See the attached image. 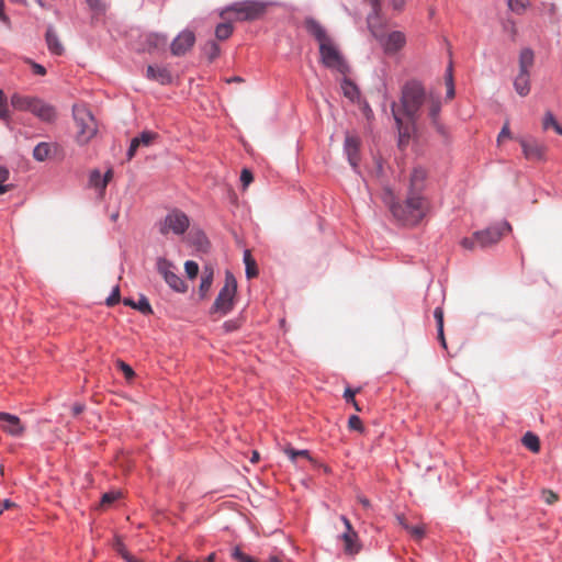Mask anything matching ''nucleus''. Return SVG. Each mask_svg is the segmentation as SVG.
Segmentation results:
<instances>
[{"instance_id":"60","label":"nucleus","mask_w":562,"mask_h":562,"mask_svg":"<svg viewBox=\"0 0 562 562\" xmlns=\"http://www.w3.org/2000/svg\"><path fill=\"white\" fill-rule=\"evenodd\" d=\"M71 409H72V414H74L75 416H78L79 414H81V413L83 412L85 406H83L82 404L77 403V404H75V405L72 406V408H71Z\"/></svg>"},{"instance_id":"36","label":"nucleus","mask_w":562,"mask_h":562,"mask_svg":"<svg viewBox=\"0 0 562 562\" xmlns=\"http://www.w3.org/2000/svg\"><path fill=\"white\" fill-rule=\"evenodd\" d=\"M415 540H422L425 537V525L409 526L406 530Z\"/></svg>"},{"instance_id":"56","label":"nucleus","mask_w":562,"mask_h":562,"mask_svg":"<svg viewBox=\"0 0 562 562\" xmlns=\"http://www.w3.org/2000/svg\"><path fill=\"white\" fill-rule=\"evenodd\" d=\"M112 170L109 169L104 176L102 177V181H101V191L103 192L108 186V183L110 182V180L112 179Z\"/></svg>"},{"instance_id":"51","label":"nucleus","mask_w":562,"mask_h":562,"mask_svg":"<svg viewBox=\"0 0 562 562\" xmlns=\"http://www.w3.org/2000/svg\"><path fill=\"white\" fill-rule=\"evenodd\" d=\"M101 181H102V176H101L100 171L93 170L90 175V183L93 187L101 189Z\"/></svg>"},{"instance_id":"18","label":"nucleus","mask_w":562,"mask_h":562,"mask_svg":"<svg viewBox=\"0 0 562 562\" xmlns=\"http://www.w3.org/2000/svg\"><path fill=\"white\" fill-rule=\"evenodd\" d=\"M426 180V171L423 168H414L409 178V193L408 195H422L420 192L424 188Z\"/></svg>"},{"instance_id":"9","label":"nucleus","mask_w":562,"mask_h":562,"mask_svg":"<svg viewBox=\"0 0 562 562\" xmlns=\"http://www.w3.org/2000/svg\"><path fill=\"white\" fill-rule=\"evenodd\" d=\"M195 41L196 37L193 31L188 29L181 31L170 44L171 55L176 57L184 56L193 48Z\"/></svg>"},{"instance_id":"27","label":"nucleus","mask_w":562,"mask_h":562,"mask_svg":"<svg viewBox=\"0 0 562 562\" xmlns=\"http://www.w3.org/2000/svg\"><path fill=\"white\" fill-rule=\"evenodd\" d=\"M202 50H203V54L209 59V61L215 60L220 56V54H221V48H220L218 44L215 41L206 42L204 44Z\"/></svg>"},{"instance_id":"15","label":"nucleus","mask_w":562,"mask_h":562,"mask_svg":"<svg viewBox=\"0 0 562 562\" xmlns=\"http://www.w3.org/2000/svg\"><path fill=\"white\" fill-rule=\"evenodd\" d=\"M31 113L44 122H53L56 119V110L53 105L36 99Z\"/></svg>"},{"instance_id":"43","label":"nucleus","mask_w":562,"mask_h":562,"mask_svg":"<svg viewBox=\"0 0 562 562\" xmlns=\"http://www.w3.org/2000/svg\"><path fill=\"white\" fill-rule=\"evenodd\" d=\"M558 124L554 115L551 112H546L542 126L544 130H548L549 127H554Z\"/></svg>"},{"instance_id":"2","label":"nucleus","mask_w":562,"mask_h":562,"mask_svg":"<svg viewBox=\"0 0 562 562\" xmlns=\"http://www.w3.org/2000/svg\"><path fill=\"white\" fill-rule=\"evenodd\" d=\"M265 13V2H234L221 11L220 16L223 19V22L216 25L215 36L220 41H225L233 34V22L254 21L261 18Z\"/></svg>"},{"instance_id":"17","label":"nucleus","mask_w":562,"mask_h":562,"mask_svg":"<svg viewBox=\"0 0 562 562\" xmlns=\"http://www.w3.org/2000/svg\"><path fill=\"white\" fill-rule=\"evenodd\" d=\"M146 77L149 80L159 82L160 85H169L172 81L171 72L166 67L149 65L146 70Z\"/></svg>"},{"instance_id":"54","label":"nucleus","mask_w":562,"mask_h":562,"mask_svg":"<svg viewBox=\"0 0 562 562\" xmlns=\"http://www.w3.org/2000/svg\"><path fill=\"white\" fill-rule=\"evenodd\" d=\"M223 328L226 333H231L237 330L239 328V324L236 321H227L224 323Z\"/></svg>"},{"instance_id":"33","label":"nucleus","mask_w":562,"mask_h":562,"mask_svg":"<svg viewBox=\"0 0 562 562\" xmlns=\"http://www.w3.org/2000/svg\"><path fill=\"white\" fill-rule=\"evenodd\" d=\"M284 452L290 458V460L293 462H295L296 458H299V457L304 458L311 462L313 461V458L310 456L308 450H295L292 447H286L284 449Z\"/></svg>"},{"instance_id":"44","label":"nucleus","mask_w":562,"mask_h":562,"mask_svg":"<svg viewBox=\"0 0 562 562\" xmlns=\"http://www.w3.org/2000/svg\"><path fill=\"white\" fill-rule=\"evenodd\" d=\"M507 7L510 11L521 14L527 9L526 2H507Z\"/></svg>"},{"instance_id":"14","label":"nucleus","mask_w":562,"mask_h":562,"mask_svg":"<svg viewBox=\"0 0 562 562\" xmlns=\"http://www.w3.org/2000/svg\"><path fill=\"white\" fill-rule=\"evenodd\" d=\"M359 148L360 139L355 135L347 134L345 138V153L353 169H357L359 164Z\"/></svg>"},{"instance_id":"45","label":"nucleus","mask_w":562,"mask_h":562,"mask_svg":"<svg viewBox=\"0 0 562 562\" xmlns=\"http://www.w3.org/2000/svg\"><path fill=\"white\" fill-rule=\"evenodd\" d=\"M119 496H120V494L114 493V492L103 494V496L101 498V506H108V505L112 504L114 501H116L119 498Z\"/></svg>"},{"instance_id":"6","label":"nucleus","mask_w":562,"mask_h":562,"mask_svg":"<svg viewBox=\"0 0 562 562\" xmlns=\"http://www.w3.org/2000/svg\"><path fill=\"white\" fill-rule=\"evenodd\" d=\"M237 291V282L235 277L231 272H226L225 283L221 289L213 306L211 308L212 313H221L223 315L227 314L232 311L234 306V299Z\"/></svg>"},{"instance_id":"37","label":"nucleus","mask_w":562,"mask_h":562,"mask_svg":"<svg viewBox=\"0 0 562 562\" xmlns=\"http://www.w3.org/2000/svg\"><path fill=\"white\" fill-rule=\"evenodd\" d=\"M446 85H447V97L452 99L454 97V86H453V76H452V66L450 65L447 69L446 76Z\"/></svg>"},{"instance_id":"24","label":"nucleus","mask_w":562,"mask_h":562,"mask_svg":"<svg viewBox=\"0 0 562 562\" xmlns=\"http://www.w3.org/2000/svg\"><path fill=\"white\" fill-rule=\"evenodd\" d=\"M167 42H168V38L164 34L153 33V34H148L146 36V45H147V49L149 52L155 50V49L165 48L167 45Z\"/></svg>"},{"instance_id":"1","label":"nucleus","mask_w":562,"mask_h":562,"mask_svg":"<svg viewBox=\"0 0 562 562\" xmlns=\"http://www.w3.org/2000/svg\"><path fill=\"white\" fill-rule=\"evenodd\" d=\"M425 108L428 117L438 131H442L439 124V113L441 102L439 98L427 94L424 86L417 80H409L401 91L400 103L393 102L391 105L394 120L398 130V146L404 147L408 144L416 121L420 117L422 109Z\"/></svg>"},{"instance_id":"28","label":"nucleus","mask_w":562,"mask_h":562,"mask_svg":"<svg viewBox=\"0 0 562 562\" xmlns=\"http://www.w3.org/2000/svg\"><path fill=\"white\" fill-rule=\"evenodd\" d=\"M50 154V145L48 143H40L33 150V157L37 161H44Z\"/></svg>"},{"instance_id":"55","label":"nucleus","mask_w":562,"mask_h":562,"mask_svg":"<svg viewBox=\"0 0 562 562\" xmlns=\"http://www.w3.org/2000/svg\"><path fill=\"white\" fill-rule=\"evenodd\" d=\"M359 392V389L357 390H352L350 387H347L345 390V393H344V398L346 400L347 403H350L351 401L355 400V395Z\"/></svg>"},{"instance_id":"38","label":"nucleus","mask_w":562,"mask_h":562,"mask_svg":"<svg viewBox=\"0 0 562 562\" xmlns=\"http://www.w3.org/2000/svg\"><path fill=\"white\" fill-rule=\"evenodd\" d=\"M184 270L189 279H194L199 273V265L195 261L188 260L184 263Z\"/></svg>"},{"instance_id":"47","label":"nucleus","mask_w":562,"mask_h":562,"mask_svg":"<svg viewBox=\"0 0 562 562\" xmlns=\"http://www.w3.org/2000/svg\"><path fill=\"white\" fill-rule=\"evenodd\" d=\"M476 245H479V244H477V240L474 237V234L472 235V237H464L461 240V246L463 248H465V249H469V250H473Z\"/></svg>"},{"instance_id":"21","label":"nucleus","mask_w":562,"mask_h":562,"mask_svg":"<svg viewBox=\"0 0 562 562\" xmlns=\"http://www.w3.org/2000/svg\"><path fill=\"white\" fill-rule=\"evenodd\" d=\"M515 91L520 97H526L530 92V74L519 71L514 79Z\"/></svg>"},{"instance_id":"64","label":"nucleus","mask_w":562,"mask_h":562,"mask_svg":"<svg viewBox=\"0 0 562 562\" xmlns=\"http://www.w3.org/2000/svg\"><path fill=\"white\" fill-rule=\"evenodd\" d=\"M126 562H138L132 554L128 552L122 557Z\"/></svg>"},{"instance_id":"20","label":"nucleus","mask_w":562,"mask_h":562,"mask_svg":"<svg viewBox=\"0 0 562 562\" xmlns=\"http://www.w3.org/2000/svg\"><path fill=\"white\" fill-rule=\"evenodd\" d=\"M406 43V37L404 33L400 31H394L390 33L386 37V41L384 43L385 52L386 53H396L401 48L404 47Z\"/></svg>"},{"instance_id":"52","label":"nucleus","mask_w":562,"mask_h":562,"mask_svg":"<svg viewBox=\"0 0 562 562\" xmlns=\"http://www.w3.org/2000/svg\"><path fill=\"white\" fill-rule=\"evenodd\" d=\"M26 63H29L31 65L32 70L35 75H38V76L46 75V69L42 65L34 63L31 59H27Z\"/></svg>"},{"instance_id":"62","label":"nucleus","mask_w":562,"mask_h":562,"mask_svg":"<svg viewBox=\"0 0 562 562\" xmlns=\"http://www.w3.org/2000/svg\"><path fill=\"white\" fill-rule=\"evenodd\" d=\"M437 330H438V339H439L441 346L446 349L447 348V342H446V338H445L443 328L442 329H437Z\"/></svg>"},{"instance_id":"41","label":"nucleus","mask_w":562,"mask_h":562,"mask_svg":"<svg viewBox=\"0 0 562 562\" xmlns=\"http://www.w3.org/2000/svg\"><path fill=\"white\" fill-rule=\"evenodd\" d=\"M116 364H117L119 369L125 375L126 380H132L134 378V375H135L134 370L127 363H125L122 360H117Z\"/></svg>"},{"instance_id":"49","label":"nucleus","mask_w":562,"mask_h":562,"mask_svg":"<svg viewBox=\"0 0 562 562\" xmlns=\"http://www.w3.org/2000/svg\"><path fill=\"white\" fill-rule=\"evenodd\" d=\"M119 302H120V288H119V285H116L113 289L112 294L106 299V305L113 306Z\"/></svg>"},{"instance_id":"42","label":"nucleus","mask_w":562,"mask_h":562,"mask_svg":"<svg viewBox=\"0 0 562 562\" xmlns=\"http://www.w3.org/2000/svg\"><path fill=\"white\" fill-rule=\"evenodd\" d=\"M348 426L352 430H357V431L363 430L362 422L357 415H352L349 417Z\"/></svg>"},{"instance_id":"4","label":"nucleus","mask_w":562,"mask_h":562,"mask_svg":"<svg viewBox=\"0 0 562 562\" xmlns=\"http://www.w3.org/2000/svg\"><path fill=\"white\" fill-rule=\"evenodd\" d=\"M74 119L77 126V143L87 144L97 133V123L86 105H74Z\"/></svg>"},{"instance_id":"48","label":"nucleus","mask_w":562,"mask_h":562,"mask_svg":"<svg viewBox=\"0 0 562 562\" xmlns=\"http://www.w3.org/2000/svg\"><path fill=\"white\" fill-rule=\"evenodd\" d=\"M434 317L437 322V329L443 328V310L441 306H438L434 311Z\"/></svg>"},{"instance_id":"23","label":"nucleus","mask_w":562,"mask_h":562,"mask_svg":"<svg viewBox=\"0 0 562 562\" xmlns=\"http://www.w3.org/2000/svg\"><path fill=\"white\" fill-rule=\"evenodd\" d=\"M35 100L36 98L24 97L15 93L11 97V104L16 110L31 112Z\"/></svg>"},{"instance_id":"8","label":"nucleus","mask_w":562,"mask_h":562,"mask_svg":"<svg viewBox=\"0 0 562 562\" xmlns=\"http://www.w3.org/2000/svg\"><path fill=\"white\" fill-rule=\"evenodd\" d=\"M510 231V224L508 222H502L484 231L475 232L474 237L481 248H486L498 243L504 234Z\"/></svg>"},{"instance_id":"31","label":"nucleus","mask_w":562,"mask_h":562,"mask_svg":"<svg viewBox=\"0 0 562 562\" xmlns=\"http://www.w3.org/2000/svg\"><path fill=\"white\" fill-rule=\"evenodd\" d=\"M10 178V171L7 167L0 165V195L7 193L13 188V184L5 183Z\"/></svg>"},{"instance_id":"46","label":"nucleus","mask_w":562,"mask_h":562,"mask_svg":"<svg viewBox=\"0 0 562 562\" xmlns=\"http://www.w3.org/2000/svg\"><path fill=\"white\" fill-rule=\"evenodd\" d=\"M542 499L548 505H552V504H554L558 501V495L553 491L544 490L542 492Z\"/></svg>"},{"instance_id":"26","label":"nucleus","mask_w":562,"mask_h":562,"mask_svg":"<svg viewBox=\"0 0 562 562\" xmlns=\"http://www.w3.org/2000/svg\"><path fill=\"white\" fill-rule=\"evenodd\" d=\"M244 262L246 266V276L248 279H252L258 276V268L255 259L252 258L250 250H245Z\"/></svg>"},{"instance_id":"50","label":"nucleus","mask_w":562,"mask_h":562,"mask_svg":"<svg viewBox=\"0 0 562 562\" xmlns=\"http://www.w3.org/2000/svg\"><path fill=\"white\" fill-rule=\"evenodd\" d=\"M254 180V177H252V173L250 170L248 169H243L241 171V175H240V181L243 183V186L246 188L248 187Z\"/></svg>"},{"instance_id":"40","label":"nucleus","mask_w":562,"mask_h":562,"mask_svg":"<svg viewBox=\"0 0 562 562\" xmlns=\"http://www.w3.org/2000/svg\"><path fill=\"white\" fill-rule=\"evenodd\" d=\"M135 310H138L143 314H150L153 313L151 306L148 302V300L144 296L139 299V301L135 304Z\"/></svg>"},{"instance_id":"12","label":"nucleus","mask_w":562,"mask_h":562,"mask_svg":"<svg viewBox=\"0 0 562 562\" xmlns=\"http://www.w3.org/2000/svg\"><path fill=\"white\" fill-rule=\"evenodd\" d=\"M0 429L9 436L21 437L25 426L16 415L0 412Z\"/></svg>"},{"instance_id":"10","label":"nucleus","mask_w":562,"mask_h":562,"mask_svg":"<svg viewBox=\"0 0 562 562\" xmlns=\"http://www.w3.org/2000/svg\"><path fill=\"white\" fill-rule=\"evenodd\" d=\"M157 270L164 277L165 281L170 288L178 292H184L187 290L183 280L173 271V265L165 258L157 260Z\"/></svg>"},{"instance_id":"7","label":"nucleus","mask_w":562,"mask_h":562,"mask_svg":"<svg viewBox=\"0 0 562 562\" xmlns=\"http://www.w3.org/2000/svg\"><path fill=\"white\" fill-rule=\"evenodd\" d=\"M190 220L186 213L175 209L170 211L158 224L161 235L172 233L175 235H182L189 227Z\"/></svg>"},{"instance_id":"5","label":"nucleus","mask_w":562,"mask_h":562,"mask_svg":"<svg viewBox=\"0 0 562 562\" xmlns=\"http://www.w3.org/2000/svg\"><path fill=\"white\" fill-rule=\"evenodd\" d=\"M319 55L321 61L326 68L336 70L341 75L349 71L347 61L333 40L319 46Z\"/></svg>"},{"instance_id":"59","label":"nucleus","mask_w":562,"mask_h":562,"mask_svg":"<svg viewBox=\"0 0 562 562\" xmlns=\"http://www.w3.org/2000/svg\"><path fill=\"white\" fill-rule=\"evenodd\" d=\"M396 520L398 522L400 526H402L405 530H407V528L411 526L406 518L404 517V515H396Z\"/></svg>"},{"instance_id":"57","label":"nucleus","mask_w":562,"mask_h":562,"mask_svg":"<svg viewBox=\"0 0 562 562\" xmlns=\"http://www.w3.org/2000/svg\"><path fill=\"white\" fill-rule=\"evenodd\" d=\"M509 136H510V131H509L508 125L506 124V125H504V127L499 132L498 137H497V142L501 143L505 137H509Z\"/></svg>"},{"instance_id":"13","label":"nucleus","mask_w":562,"mask_h":562,"mask_svg":"<svg viewBox=\"0 0 562 562\" xmlns=\"http://www.w3.org/2000/svg\"><path fill=\"white\" fill-rule=\"evenodd\" d=\"M520 145L526 159L539 161L544 158L547 147L536 139H521Z\"/></svg>"},{"instance_id":"22","label":"nucleus","mask_w":562,"mask_h":562,"mask_svg":"<svg viewBox=\"0 0 562 562\" xmlns=\"http://www.w3.org/2000/svg\"><path fill=\"white\" fill-rule=\"evenodd\" d=\"M46 43L50 53L55 55H61L64 53V46L52 27H48L46 31Z\"/></svg>"},{"instance_id":"34","label":"nucleus","mask_w":562,"mask_h":562,"mask_svg":"<svg viewBox=\"0 0 562 562\" xmlns=\"http://www.w3.org/2000/svg\"><path fill=\"white\" fill-rule=\"evenodd\" d=\"M9 117L8 99L3 90L0 89V120L7 121Z\"/></svg>"},{"instance_id":"25","label":"nucleus","mask_w":562,"mask_h":562,"mask_svg":"<svg viewBox=\"0 0 562 562\" xmlns=\"http://www.w3.org/2000/svg\"><path fill=\"white\" fill-rule=\"evenodd\" d=\"M535 55L530 48H524L519 55V71L529 72L533 65Z\"/></svg>"},{"instance_id":"19","label":"nucleus","mask_w":562,"mask_h":562,"mask_svg":"<svg viewBox=\"0 0 562 562\" xmlns=\"http://www.w3.org/2000/svg\"><path fill=\"white\" fill-rule=\"evenodd\" d=\"M156 137L157 135L153 132H143L138 137L133 138L127 151L128 160L135 156L138 147L149 146Z\"/></svg>"},{"instance_id":"39","label":"nucleus","mask_w":562,"mask_h":562,"mask_svg":"<svg viewBox=\"0 0 562 562\" xmlns=\"http://www.w3.org/2000/svg\"><path fill=\"white\" fill-rule=\"evenodd\" d=\"M213 281V273L210 272L209 274H205L202 277L201 284H200V293L202 296L206 294V292L210 290Z\"/></svg>"},{"instance_id":"35","label":"nucleus","mask_w":562,"mask_h":562,"mask_svg":"<svg viewBox=\"0 0 562 562\" xmlns=\"http://www.w3.org/2000/svg\"><path fill=\"white\" fill-rule=\"evenodd\" d=\"M232 558L236 560L237 562H258L252 557L246 554L240 550L239 547H235L232 551Z\"/></svg>"},{"instance_id":"11","label":"nucleus","mask_w":562,"mask_h":562,"mask_svg":"<svg viewBox=\"0 0 562 562\" xmlns=\"http://www.w3.org/2000/svg\"><path fill=\"white\" fill-rule=\"evenodd\" d=\"M340 519L345 525V531L340 536V539L344 542V552L349 555H355L359 553L361 549L358 533L355 531L350 520L346 516H341Z\"/></svg>"},{"instance_id":"63","label":"nucleus","mask_w":562,"mask_h":562,"mask_svg":"<svg viewBox=\"0 0 562 562\" xmlns=\"http://www.w3.org/2000/svg\"><path fill=\"white\" fill-rule=\"evenodd\" d=\"M268 562H291L290 560H283L279 555H270Z\"/></svg>"},{"instance_id":"16","label":"nucleus","mask_w":562,"mask_h":562,"mask_svg":"<svg viewBox=\"0 0 562 562\" xmlns=\"http://www.w3.org/2000/svg\"><path fill=\"white\" fill-rule=\"evenodd\" d=\"M304 26L306 31L318 42L319 46L333 40L328 36L325 29L313 18L305 19Z\"/></svg>"},{"instance_id":"3","label":"nucleus","mask_w":562,"mask_h":562,"mask_svg":"<svg viewBox=\"0 0 562 562\" xmlns=\"http://www.w3.org/2000/svg\"><path fill=\"white\" fill-rule=\"evenodd\" d=\"M387 202L394 218L405 226L417 225L425 217L428 210L427 201L422 195H408L403 204Z\"/></svg>"},{"instance_id":"32","label":"nucleus","mask_w":562,"mask_h":562,"mask_svg":"<svg viewBox=\"0 0 562 562\" xmlns=\"http://www.w3.org/2000/svg\"><path fill=\"white\" fill-rule=\"evenodd\" d=\"M341 89L345 97H347L348 99L355 100L356 98H358V88L350 80L345 78L341 82Z\"/></svg>"},{"instance_id":"58","label":"nucleus","mask_w":562,"mask_h":562,"mask_svg":"<svg viewBox=\"0 0 562 562\" xmlns=\"http://www.w3.org/2000/svg\"><path fill=\"white\" fill-rule=\"evenodd\" d=\"M14 507H16L15 503L11 502L10 499H4L1 504L0 515L2 514L3 510H8Z\"/></svg>"},{"instance_id":"29","label":"nucleus","mask_w":562,"mask_h":562,"mask_svg":"<svg viewBox=\"0 0 562 562\" xmlns=\"http://www.w3.org/2000/svg\"><path fill=\"white\" fill-rule=\"evenodd\" d=\"M524 446L532 452H538L540 450V440L538 436L532 432H527L522 437Z\"/></svg>"},{"instance_id":"53","label":"nucleus","mask_w":562,"mask_h":562,"mask_svg":"<svg viewBox=\"0 0 562 562\" xmlns=\"http://www.w3.org/2000/svg\"><path fill=\"white\" fill-rule=\"evenodd\" d=\"M114 550L121 555H125L128 551L126 550L124 543L117 538L113 544Z\"/></svg>"},{"instance_id":"61","label":"nucleus","mask_w":562,"mask_h":562,"mask_svg":"<svg viewBox=\"0 0 562 562\" xmlns=\"http://www.w3.org/2000/svg\"><path fill=\"white\" fill-rule=\"evenodd\" d=\"M0 20L4 23H9V18L4 13V2H0Z\"/></svg>"},{"instance_id":"30","label":"nucleus","mask_w":562,"mask_h":562,"mask_svg":"<svg viewBox=\"0 0 562 562\" xmlns=\"http://www.w3.org/2000/svg\"><path fill=\"white\" fill-rule=\"evenodd\" d=\"M371 12L368 15V25L374 33V29L379 25L378 14L381 10L380 2H370Z\"/></svg>"}]
</instances>
